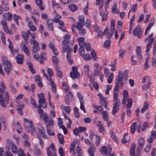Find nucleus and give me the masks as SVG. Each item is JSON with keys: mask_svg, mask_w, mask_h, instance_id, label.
Masks as SVG:
<instances>
[{"mask_svg": "<svg viewBox=\"0 0 156 156\" xmlns=\"http://www.w3.org/2000/svg\"><path fill=\"white\" fill-rule=\"evenodd\" d=\"M80 47L79 49V52L81 56H83L84 54V46L83 45L80 46Z\"/></svg>", "mask_w": 156, "mask_h": 156, "instance_id": "58836bf2", "label": "nucleus"}, {"mask_svg": "<svg viewBox=\"0 0 156 156\" xmlns=\"http://www.w3.org/2000/svg\"><path fill=\"white\" fill-rule=\"evenodd\" d=\"M136 145L133 144L131 147V149L130 151V154L131 156H140L141 152L137 151L134 154V151Z\"/></svg>", "mask_w": 156, "mask_h": 156, "instance_id": "9b49d317", "label": "nucleus"}, {"mask_svg": "<svg viewBox=\"0 0 156 156\" xmlns=\"http://www.w3.org/2000/svg\"><path fill=\"white\" fill-rule=\"evenodd\" d=\"M46 55V53L44 52H43L41 53L39 56L40 59L39 60V62L41 63H44V60H46V58L45 57Z\"/></svg>", "mask_w": 156, "mask_h": 156, "instance_id": "393cba45", "label": "nucleus"}, {"mask_svg": "<svg viewBox=\"0 0 156 156\" xmlns=\"http://www.w3.org/2000/svg\"><path fill=\"white\" fill-rule=\"evenodd\" d=\"M0 103L1 105L3 107H6V106L5 103L4 98H0Z\"/></svg>", "mask_w": 156, "mask_h": 156, "instance_id": "0e129e2a", "label": "nucleus"}, {"mask_svg": "<svg viewBox=\"0 0 156 156\" xmlns=\"http://www.w3.org/2000/svg\"><path fill=\"white\" fill-rule=\"evenodd\" d=\"M47 133L49 135L54 136L55 133L53 131L50 129V128H46Z\"/></svg>", "mask_w": 156, "mask_h": 156, "instance_id": "bf43d9fd", "label": "nucleus"}, {"mask_svg": "<svg viewBox=\"0 0 156 156\" xmlns=\"http://www.w3.org/2000/svg\"><path fill=\"white\" fill-rule=\"evenodd\" d=\"M4 96L5 99L6 103L7 104L9 102V97L8 92L6 91L4 92Z\"/></svg>", "mask_w": 156, "mask_h": 156, "instance_id": "864d4df0", "label": "nucleus"}, {"mask_svg": "<svg viewBox=\"0 0 156 156\" xmlns=\"http://www.w3.org/2000/svg\"><path fill=\"white\" fill-rule=\"evenodd\" d=\"M40 114V118L41 119H43L45 123L47 122V120L48 119L49 117L48 116L46 112H39Z\"/></svg>", "mask_w": 156, "mask_h": 156, "instance_id": "a211bd4d", "label": "nucleus"}, {"mask_svg": "<svg viewBox=\"0 0 156 156\" xmlns=\"http://www.w3.org/2000/svg\"><path fill=\"white\" fill-rule=\"evenodd\" d=\"M119 107V106L113 105L112 110V114L113 115H114L118 111Z\"/></svg>", "mask_w": 156, "mask_h": 156, "instance_id": "a19ab883", "label": "nucleus"}, {"mask_svg": "<svg viewBox=\"0 0 156 156\" xmlns=\"http://www.w3.org/2000/svg\"><path fill=\"white\" fill-rule=\"evenodd\" d=\"M12 153L16 154L17 153V147L14 144L12 145Z\"/></svg>", "mask_w": 156, "mask_h": 156, "instance_id": "8fccbe9b", "label": "nucleus"}, {"mask_svg": "<svg viewBox=\"0 0 156 156\" xmlns=\"http://www.w3.org/2000/svg\"><path fill=\"white\" fill-rule=\"evenodd\" d=\"M136 122H135L133 123L131 126H130V130L131 133L133 134L134 133L136 130Z\"/></svg>", "mask_w": 156, "mask_h": 156, "instance_id": "37998d69", "label": "nucleus"}, {"mask_svg": "<svg viewBox=\"0 0 156 156\" xmlns=\"http://www.w3.org/2000/svg\"><path fill=\"white\" fill-rule=\"evenodd\" d=\"M98 96L100 97V104L102 106H104V108L108 110V109L107 106V104L103 95L101 94H98Z\"/></svg>", "mask_w": 156, "mask_h": 156, "instance_id": "ddd939ff", "label": "nucleus"}, {"mask_svg": "<svg viewBox=\"0 0 156 156\" xmlns=\"http://www.w3.org/2000/svg\"><path fill=\"white\" fill-rule=\"evenodd\" d=\"M22 36L24 40H26V43H27L28 42L27 41L29 39V35L26 33L25 32H23L22 33Z\"/></svg>", "mask_w": 156, "mask_h": 156, "instance_id": "5fc2aeb1", "label": "nucleus"}, {"mask_svg": "<svg viewBox=\"0 0 156 156\" xmlns=\"http://www.w3.org/2000/svg\"><path fill=\"white\" fill-rule=\"evenodd\" d=\"M62 49V52L63 53L67 52V59L69 60V59H71L72 56L71 55V53L73 51V48L70 46L68 45L65 47H63Z\"/></svg>", "mask_w": 156, "mask_h": 156, "instance_id": "423d86ee", "label": "nucleus"}, {"mask_svg": "<svg viewBox=\"0 0 156 156\" xmlns=\"http://www.w3.org/2000/svg\"><path fill=\"white\" fill-rule=\"evenodd\" d=\"M30 43L33 44L32 48L33 53H37L40 49L38 43L35 40H30Z\"/></svg>", "mask_w": 156, "mask_h": 156, "instance_id": "39448f33", "label": "nucleus"}, {"mask_svg": "<svg viewBox=\"0 0 156 156\" xmlns=\"http://www.w3.org/2000/svg\"><path fill=\"white\" fill-rule=\"evenodd\" d=\"M28 66L32 73L33 74H35L36 73V71L33 68V64L31 62H29L28 63Z\"/></svg>", "mask_w": 156, "mask_h": 156, "instance_id": "6e6d98bb", "label": "nucleus"}, {"mask_svg": "<svg viewBox=\"0 0 156 156\" xmlns=\"http://www.w3.org/2000/svg\"><path fill=\"white\" fill-rule=\"evenodd\" d=\"M79 46L83 45L84 44H85V42L84 41V39L83 37H80L77 39Z\"/></svg>", "mask_w": 156, "mask_h": 156, "instance_id": "c9c22d12", "label": "nucleus"}, {"mask_svg": "<svg viewBox=\"0 0 156 156\" xmlns=\"http://www.w3.org/2000/svg\"><path fill=\"white\" fill-rule=\"evenodd\" d=\"M85 24L81 23L78 22L72 25V26L74 28H76L78 30H80L84 26Z\"/></svg>", "mask_w": 156, "mask_h": 156, "instance_id": "4be33fe9", "label": "nucleus"}, {"mask_svg": "<svg viewBox=\"0 0 156 156\" xmlns=\"http://www.w3.org/2000/svg\"><path fill=\"white\" fill-rule=\"evenodd\" d=\"M47 122L45 123L46 124V128H52L54 125V121L53 119L50 117L48 120H47Z\"/></svg>", "mask_w": 156, "mask_h": 156, "instance_id": "dca6fc26", "label": "nucleus"}, {"mask_svg": "<svg viewBox=\"0 0 156 156\" xmlns=\"http://www.w3.org/2000/svg\"><path fill=\"white\" fill-rule=\"evenodd\" d=\"M1 38L3 44H5V37L4 33L2 31H0Z\"/></svg>", "mask_w": 156, "mask_h": 156, "instance_id": "de8ad7c7", "label": "nucleus"}, {"mask_svg": "<svg viewBox=\"0 0 156 156\" xmlns=\"http://www.w3.org/2000/svg\"><path fill=\"white\" fill-rule=\"evenodd\" d=\"M20 48L21 50L24 51L27 55H29V52L28 48L23 42L20 44Z\"/></svg>", "mask_w": 156, "mask_h": 156, "instance_id": "f3484780", "label": "nucleus"}, {"mask_svg": "<svg viewBox=\"0 0 156 156\" xmlns=\"http://www.w3.org/2000/svg\"><path fill=\"white\" fill-rule=\"evenodd\" d=\"M155 20L154 17H153L151 19L150 21V23L148 25H147L145 30L144 33L145 35H147L149 33V31L150 28L154 25Z\"/></svg>", "mask_w": 156, "mask_h": 156, "instance_id": "f8f14e48", "label": "nucleus"}, {"mask_svg": "<svg viewBox=\"0 0 156 156\" xmlns=\"http://www.w3.org/2000/svg\"><path fill=\"white\" fill-rule=\"evenodd\" d=\"M24 108V105L22 104L20 105H18L16 109L17 110L18 113L21 115H23L22 112V109Z\"/></svg>", "mask_w": 156, "mask_h": 156, "instance_id": "c85d7f7f", "label": "nucleus"}, {"mask_svg": "<svg viewBox=\"0 0 156 156\" xmlns=\"http://www.w3.org/2000/svg\"><path fill=\"white\" fill-rule=\"evenodd\" d=\"M137 6V5L136 4L131 7V9L130 10L129 12L128 16H129V12L130 11H132L133 12H135L136 11V10Z\"/></svg>", "mask_w": 156, "mask_h": 156, "instance_id": "13d9d810", "label": "nucleus"}, {"mask_svg": "<svg viewBox=\"0 0 156 156\" xmlns=\"http://www.w3.org/2000/svg\"><path fill=\"white\" fill-rule=\"evenodd\" d=\"M77 97L80 100V102H84L83 100V97L80 93L78 92L77 93Z\"/></svg>", "mask_w": 156, "mask_h": 156, "instance_id": "680f3d73", "label": "nucleus"}, {"mask_svg": "<svg viewBox=\"0 0 156 156\" xmlns=\"http://www.w3.org/2000/svg\"><path fill=\"white\" fill-rule=\"evenodd\" d=\"M3 156H13V155L9 150H7L5 151V154L3 155Z\"/></svg>", "mask_w": 156, "mask_h": 156, "instance_id": "774afa93", "label": "nucleus"}, {"mask_svg": "<svg viewBox=\"0 0 156 156\" xmlns=\"http://www.w3.org/2000/svg\"><path fill=\"white\" fill-rule=\"evenodd\" d=\"M70 38V35L69 34H67L65 35L63 37L64 40L62 41V45L64 46L63 47H65L64 44H67L69 43L70 42L69 38Z\"/></svg>", "mask_w": 156, "mask_h": 156, "instance_id": "aec40b11", "label": "nucleus"}, {"mask_svg": "<svg viewBox=\"0 0 156 156\" xmlns=\"http://www.w3.org/2000/svg\"><path fill=\"white\" fill-rule=\"evenodd\" d=\"M128 135V133H126L124 134L123 138L122 139V144H125L127 142V139L126 138V136H127Z\"/></svg>", "mask_w": 156, "mask_h": 156, "instance_id": "4d7b16f0", "label": "nucleus"}, {"mask_svg": "<svg viewBox=\"0 0 156 156\" xmlns=\"http://www.w3.org/2000/svg\"><path fill=\"white\" fill-rule=\"evenodd\" d=\"M23 120L25 122L24 125L26 130L27 132L31 131L33 133L36 131V128L33 125L32 121L27 118H24Z\"/></svg>", "mask_w": 156, "mask_h": 156, "instance_id": "f03ea898", "label": "nucleus"}, {"mask_svg": "<svg viewBox=\"0 0 156 156\" xmlns=\"http://www.w3.org/2000/svg\"><path fill=\"white\" fill-rule=\"evenodd\" d=\"M78 69V67L77 66H73L72 68V71L70 73V76L73 79H78L79 76Z\"/></svg>", "mask_w": 156, "mask_h": 156, "instance_id": "0eeeda50", "label": "nucleus"}, {"mask_svg": "<svg viewBox=\"0 0 156 156\" xmlns=\"http://www.w3.org/2000/svg\"><path fill=\"white\" fill-rule=\"evenodd\" d=\"M125 48V46H124L122 48H121L119 51V56L122 58H123L126 52Z\"/></svg>", "mask_w": 156, "mask_h": 156, "instance_id": "b1692460", "label": "nucleus"}, {"mask_svg": "<svg viewBox=\"0 0 156 156\" xmlns=\"http://www.w3.org/2000/svg\"><path fill=\"white\" fill-rule=\"evenodd\" d=\"M110 133L111 137L113 139L116 143H117V142L118 141V138L115 136V133H113L112 130H110Z\"/></svg>", "mask_w": 156, "mask_h": 156, "instance_id": "e433bc0d", "label": "nucleus"}, {"mask_svg": "<svg viewBox=\"0 0 156 156\" xmlns=\"http://www.w3.org/2000/svg\"><path fill=\"white\" fill-rule=\"evenodd\" d=\"M75 144L74 142H72L70 146L69 150L70 152L73 154H74L75 147Z\"/></svg>", "mask_w": 156, "mask_h": 156, "instance_id": "f704fd0d", "label": "nucleus"}, {"mask_svg": "<svg viewBox=\"0 0 156 156\" xmlns=\"http://www.w3.org/2000/svg\"><path fill=\"white\" fill-rule=\"evenodd\" d=\"M82 151L80 147L77 146L76 147V153L74 154V156H81Z\"/></svg>", "mask_w": 156, "mask_h": 156, "instance_id": "bb28decb", "label": "nucleus"}, {"mask_svg": "<svg viewBox=\"0 0 156 156\" xmlns=\"http://www.w3.org/2000/svg\"><path fill=\"white\" fill-rule=\"evenodd\" d=\"M37 5L39 7L40 9L41 10L44 9V7L42 5V2L41 0H35Z\"/></svg>", "mask_w": 156, "mask_h": 156, "instance_id": "7c9ffc66", "label": "nucleus"}, {"mask_svg": "<svg viewBox=\"0 0 156 156\" xmlns=\"http://www.w3.org/2000/svg\"><path fill=\"white\" fill-rule=\"evenodd\" d=\"M136 57V55L135 54H133L132 55V57L131 58V64L133 65H135L137 63V61L134 60L133 58H135Z\"/></svg>", "mask_w": 156, "mask_h": 156, "instance_id": "e2e57ef3", "label": "nucleus"}, {"mask_svg": "<svg viewBox=\"0 0 156 156\" xmlns=\"http://www.w3.org/2000/svg\"><path fill=\"white\" fill-rule=\"evenodd\" d=\"M52 61L54 64H57L59 60L56 56H54L52 57Z\"/></svg>", "mask_w": 156, "mask_h": 156, "instance_id": "338daca9", "label": "nucleus"}, {"mask_svg": "<svg viewBox=\"0 0 156 156\" xmlns=\"http://www.w3.org/2000/svg\"><path fill=\"white\" fill-rule=\"evenodd\" d=\"M123 71H119L118 74L115 79V85L114 92H119V88L121 89L124 85L123 82Z\"/></svg>", "mask_w": 156, "mask_h": 156, "instance_id": "f257e3e1", "label": "nucleus"}, {"mask_svg": "<svg viewBox=\"0 0 156 156\" xmlns=\"http://www.w3.org/2000/svg\"><path fill=\"white\" fill-rule=\"evenodd\" d=\"M119 92H114L113 101L115 103L113 105L120 106L121 102L119 99L118 98Z\"/></svg>", "mask_w": 156, "mask_h": 156, "instance_id": "9d476101", "label": "nucleus"}, {"mask_svg": "<svg viewBox=\"0 0 156 156\" xmlns=\"http://www.w3.org/2000/svg\"><path fill=\"white\" fill-rule=\"evenodd\" d=\"M95 30L98 33L97 36L99 37H102V31L101 29H100L98 27H96L95 28Z\"/></svg>", "mask_w": 156, "mask_h": 156, "instance_id": "c756f323", "label": "nucleus"}, {"mask_svg": "<svg viewBox=\"0 0 156 156\" xmlns=\"http://www.w3.org/2000/svg\"><path fill=\"white\" fill-rule=\"evenodd\" d=\"M47 24L48 29L49 30H53V21L51 20H48L47 21Z\"/></svg>", "mask_w": 156, "mask_h": 156, "instance_id": "5701e85b", "label": "nucleus"}, {"mask_svg": "<svg viewBox=\"0 0 156 156\" xmlns=\"http://www.w3.org/2000/svg\"><path fill=\"white\" fill-rule=\"evenodd\" d=\"M69 8L70 10L73 12L75 11L78 9L77 6L75 5H69Z\"/></svg>", "mask_w": 156, "mask_h": 156, "instance_id": "c03bdc74", "label": "nucleus"}, {"mask_svg": "<svg viewBox=\"0 0 156 156\" xmlns=\"http://www.w3.org/2000/svg\"><path fill=\"white\" fill-rule=\"evenodd\" d=\"M34 153L35 155L37 156H39L41 154L40 150L37 148H36L34 150Z\"/></svg>", "mask_w": 156, "mask_h": 156, "instance_id": "052dcab7", "label": "nucleus"}, {"mask_svg": "<svg viewBox=\"0 0 156 156\" xmlns=\"http://www.w3.org/2000/svg\"><path fill=\"white\" fill-rule=\"evenodd\" d=\"M90 70V67L88 65H85L84 67V74L86 75H88V72Z\"/></svg>", "mask_w": 156, "mask_h": 156, "instance_id": "4c0bfd02", "label": "nucleus"}, {"mask_svg": "<svg viewBox=\"0 0 156 156\" xmlns=\"http://www.w3.org/2000/svg\"><path fill=\"white\" fill-rule=\"evenodd\" d=\"M154 41V38H149L148 41V43L146 45V51L147 53H148L149 52V51L151 47L152 44L153 42Z\"/></svg>", "mask_w": 156, "mask_h": 156, "instance_id": "4468645a", "label": "nucleus"}, {"mask_svg": "<svg viewBox=\"0 0 156 156\" xmlns=\"http://www.w3.org/2000/svg\"><path fill=\"white\" fill-rule=\"evenodd\" d=\"M74 111L75 113V117L76 118H79L80 117V115L78 112V109L76 107H74Z\"/></svg>", "mask_w": 156, "mask_h": 156, "instance_id": "3c124183", "label": "nucleus"}, {"mask_svg": "<svg viewBox=\"0 0 156 156\" xmlns=\"http://www.w3.org/2000/svg\"><path fill=\"white\" fill-rule=\"evenodd\" d=\"M55 70L57 72V76L59 78L61 79L62 75V72L60 70L59 67L58 66L55 67Z\"/></svg>", "mask_w": 156, "mask_h": 156, "instance_id": "473e14b6", "label": "nucleus"}, {"mask_svg": "<svg viewBox=\"0 0 156 156\" xmlns=\"http://www.w3.org/2000/svg\"><path fill=\"white\" fill-rule=\"evenodd\" d=\"M149 105L146 102H145L143 108L141 110V112L143 113L148 108Z\"/></svg>", "mask_w": 156, "mask_h": 156, "instance_id": "49530a36", "label": "nucleus"}, {"mask_svg": "<svg viewBox=\"0 0 156 156\" xmlns=\"http://www.w3.org/2000/svg\"><path fill=\"white\" fill-rule=\"evenodd\" d=\"M1 25L2 27V28L4 31L7 34H9L10 35H12V32L11 31L9 30L8 27L7 26V24L6 22L4 20H2L0 22Z\"/></svg>", "mask_w": 156, "mask_h": 156, "instance_id": "1a4fd4ad", "label": "nucleus"}, {"mask_svg": "<svg viewBox=\"0 0 156 156\" xmlns=\"http://www.w3.org/2000/svg\"><path fill=\"white\" fill-rule=\"evenodd\" d=\"M37 138L39 140V144L42 149H43L44 147V141L41 138V135H37Z\"/></svg>", "mask_w": 156, "mask_h": 156, "instance_id": "2f4dec72", "label": "nucleus"}, {"mask_svg": "<svg viewBox=\"0 0 156 156\" xmlns=\"http://www.w3.org/2000/svg\"><path fill=\"white\" fill-rule=\"evenodd\" d=\"M58 138L59 142L60 144H63L64 143V140L63 136L61 133L58 134Z\"/></svg>", "mask_w": 156, "mask_h": 156, "instance_id": "ea45409f", "label": "nucleus"}, {"mask_svg": "<svg viewBox=\"0 0 156 156\" xmlns=\"http://www.w3.org/2000/svg\"><path fill=\"white\" fill-rule=\"evenodd\" d=\"M2 63L4 65V69L8 75L10 74V70L12 69V64L5 56L2 58Z\"/></svg>", "mask_w": 156, "mask_h": 156, "instance_id": "7ed1b4c3", "label": "nucleus"}, {"mask_svg": "<svg viewBox=\"0 0 156 156\" xmlns=\"http://www.w3.org/2000/svg\"><path fill=\"white\" fill-rule=\"evenodd\" d=\"M94 147L93 146L89 147L88 149V152L91 156H94Z\"/></svg>", "mask_w": 156, "mask_h": 156, "instance_id": "79ce46f5", "label": "nucleus"}, {"mask_svg": "<svg viewBox=\"0 0 156 156\" xmlns=\"http://www.w3.org/2000/svg\"><path fill=\"white\" fill-rule=\"evenodd\" d=\"M21 18V17L20 16H18L16 14L14 15V16H13L14 20L15 21L16 23V24L17 25H19V23L18 20L19 19H20Z\"/></svg>", "mask_w": 156, "mask_h": 156, "instance_id": "603ef678", "label": "nucleus"}, {"mask_svg": "<svg viewBox=\"0 0 156 156\" xmlns=\"http://www.w3.org/2000/svg\"><path fill=\"white\" fill-rule=\"evenodd\" d=\"M30 99L31 104L32 105L33 107L34 108H37V105L35 100L31 96L30 97Z\"/></svg>", "mask_w": 156, "mask_h": 156, "instance_id": "09e8293b", "label": "nucleus"}, {"mask_svg": "<svg viewBox=\"0 0 156 156\" xmlns=\"http://www.w3.org/2000/svg\"><path fill=\"white\" fill-rule=\"evenodd\" d=\"M37 129L39 135L41 134L42 137L45 139H48V137L46 134L45 130L44 128L41 125L39 124L37 127Z\"/></svg>", "mask_w": 156, "mask_h": 156, "instance_id": "20e7f679", "label": "nucleus"}, {"mask_svg": "<svg viewBox=\"0 0 156 156\" xmlns=\"http://www.w3.org/2000/svg\"><path fill=\"white\" fill-rule=\"evenodd\" d=\"M107 148L105 146H103L101 149V151L102 154L104 155H108L110 154V152H108L107 150Z\"/></svg>", "mask_w": 156, "mask_h": 156, "instance_id": "a878e982", "label": "nucleus"}, {"mask_svg": "<svg viewBox=\"0 0 156 156\" xmlns=\"http://www.w3.org/2000/svg\"><path fill=\"white\" fill-rule=\"evenodd\" d=\"M61 108L63 110L65 111L67 113H69L71 111V109L69 106H62Z\"/></svg>", "mask_w": 156, "mask_h": 156, "instance_id": "a18cd8bd", "label": "nucleus"}, {"mask_svg": "<svg viewBox=\"0 0 156 156\" xmlns=\"http://www.w3.org/2000/svg\"><path fill=\"white\" fill-rule=\"evenodd\" d=\"M143 34V30L139 25H138L133 30V34L134 36H137L139 38H141Z\"/></svg>", "mask_w": 156, "mask_h": 156, "instance_id": "6e6552de", "label": "nucleus"}, {"mask_svg": "<svg viewBox=\"0 0 156 156\" xmlns=\"http://www.w3.org/2000/svg\"><path fill=\"white\" fill-rule=\"evenodd\" d=\"M102 115L104 120L106 121H108V118L107 112L106 111H103L102 113Z\"/></svg>", "mask_w": 156, "mask_h": 156, "instance_id": "72a5a7b5", "label": "nucleus"}, {"mask_svg": "<svg viewBox=\"0 0 156 156\" xmlns=\"http://www.w3.org/2000/svg\"><path fill=\"white\" fill-rule=\"evenodd\" d=\"M34 78L38 86L41 87H42L43 86V85L41 82V79L40 76L37 75H36L35 76Z\"/></svg>", "mask_w": 156, "mask_h": 156, "instance_id": "6ab92c4d", "label": "nucleus"}, {"mask_svg": "<svg viewBox=\"0 0 156 156\" xmlns=\"http://www.w3.org/2000/svg\"><path fill=\"white\" fill-rule=\"evenodd\" d=\"M17 63L19 64H23L24 57L23 55L18 54L16 58Z\"/></svg>", "mask_w": 156, "mask_h": 156, "instance_id": "2eb2a0df", "label": "nucleus"}, {"mask_svg": "<svg viewBox=\"0 0 156 156\" xmlns=\"http://www.w3.org/2000/svg\"><path fill=\"white\" fill-rule=\"evenodd\" d=\"M151 147V144H148L144 148V151L146 152L149 151Z\"/></svg>", "mask_w": 156, "mask_h": 156, "instance_id": "69168bd1", "label": "nucleus"}, {"mask_svg": "<svg viewBox=\"0 0 156 156\" xmlns=\"http://www.w3.org/2000/svg\"><path fill=\"white\" fill-rule=\"evenodd\" d=\"M141 48L140 46L136 47V55L139 61H141L142 59V56L141 55Z\"/></svg>", "mask_w": 156, "mask_h": 156, "instance_id": "412c9836", "label": "nucleus"}, {"mask_svg": "<svg viewBox=\"0 0 156 156\" xmlns=\"http://www.w3.org/2000/svg\"><path fill=\"white\" fill-rule=\"evenodd\" d=\"M100 14L102 16V21H104L107 20V18L108 12L106 10L105 12L103 11H101L100 12Z\"/></svg>", "mask_w": 156, "mask_h": 156, "instance_id": "cd10ccee", "label": "nucleus"}]
</instances>
